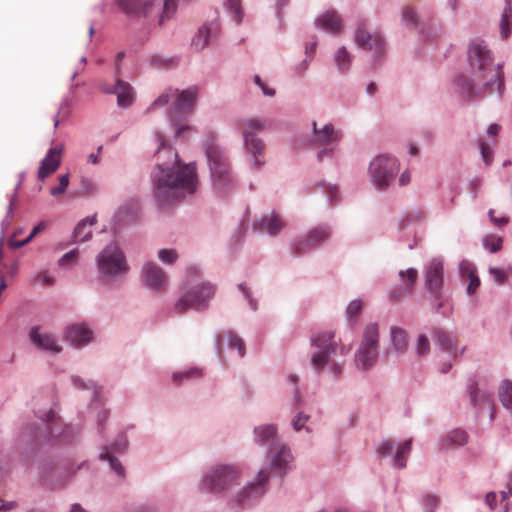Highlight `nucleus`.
<instances>
[{
    "label": "nucleus",
    "instance_id": "nucleus-1",
    "mask_svg": "<svg viewBox=\"0 0 512 512\" xmlns=\"http://www.w3.org/2000/svg\"><path fill=\"white\" fill-rule=\"evenodd\" d=\"M467 59L474 79L464 73L455 77L454 90L460 97L467 101H475L486 95L503 94V63H494V55L485 40H470Z\"/></svg>",
    "mask_w": 512,
    "mask_h": 512
},
{
    "label": "nucleus",
    "instance_id": "nucleus-2",
    "mask_svg": "<svg viewBox=\"0 0 512 512\" xmlns=\"http://www.w3.org/2000/svg\"><path fill=\"white\" fill-rule=\"evenodd\" d=\"M165 153L169 163L157 165L153 173L154 194L161 206H167L186 195L193 194L197 189L198 179L193 164L181 165L178 154L171 147H164L161 142L158 154Z\"/></svg>",
    "mask_w": 512,
    "mask_h": 512
},
{
    "label": "nucleus",
    "instance_id": "nucleus-3",
    "mask_svg": "<svg viewBox=\"0 0 512 512\" xmlns=\"http://www.w3.org/2000/svg\"><path fill=\"white\" fill-rule=\"evenodd\" d=\"M380 357V329L376 322L367 323L361 333L360 341L353 355L356 371L367 373L373 370Z\"/></svg>",
    "mask_w": 512,
    "mask_h": 512
},
{
    "label": "nucleus",
    "instance_id": "nucleus-4",
    "mask_svg": "<svg viewBox=\"0 0 512 512\" xmlns=\"http://www.w3.org/2000/svg\"><path fill=\"white\" fill-rule=\"evenodd\" d=\"M349 349L343 345L342 339L335 331L322 332V376L333 382L344 371V361H338V356H345Z\"/></svg>",
    "mask_w": 512,
    "mask_h": 512
},
{
    "label": "nucleus",
    "instance_id": "nucleus-5",
    "mask_svg": "<svg viewBox=\"0 0 512 512\" xmlns=\"http://www.w3.org/2000/svg\"><path fill=\"white\" fill-rule=\"evenodd\" d=\"M213 187L218 194L225 195L235 187L230 162L224 151L211 143L206 148Z\"/></svg>",
    "mask_w": 512,
    "mask_h": 512
},
{
    "label": "nucleus",
    "instance_id": "nucleus-6",
    "mask_svg": "<svg viewBox=\"0 0 512 512\" xmlns=\"http://www.w3.org/2000/svg\"><path fill=\"white\" fill-rule=\"evenodd\" d=\"M398 160L390 155L380 154L369 163L367 175L373 188L380 192L387 191L399 173Z\"/></svg>",
    "mask_w": 512,
    "mask_h": 512
},
{
    "label": "nucleus",
    "instance_id": "nucleus-7",
    "mask_svg": "<svg viewBox=\"0 0 512 512\" xmlns=\"http://www.w3.org/2000/svg\"><path fill=\"white\" fill-rule=\"evenodd\" d=\"M239 127L244 139V145L251 156L255 169H260L265 164V143L256 136L267 127V121L258 118H245L239 122Z\"/></svg>",
    "mask_w": 512,
    "mask_h": 512
},
{
    "label": "nucleus",
    "instance_id": "nucleus-8",
    "mask_svg": "<svg viewBox=\"0 0 512 512\" xmlns=\"http://www.w3.org/2000/svg\"><path fill=\"white\" fill-rule=\"evenodd\" d=\"M197 94L198 91L196 87H190L181 92L178 89L170 88L167 92L161 94L147 111H151L154 107L165 106L173 101V109L169 117L174 126H177L176 120L178 116L192 112L197 100Z\"/></svg>",
    "mask_w": 512,
    "mask_h": 512
},
{
    "label": "nucleus",
    "instance_id": "nucleus-9",
    "mask_svg": "<svg viewBox=\"0 0 512 512\" xmlns=\"http://www.w3.org/2000/svg\"><path fill=\"white\" fill-rule=\"evenodd\" d=\"M368 26V19L358 17L354 24L353 41L359 49L370 52L372 58L377 61L385 54V40L380 33L371 32Z\"/></svg>",
    "mask_w": 512,
    "mask_h": 512
},
{
    "label": "nucleus",
    "instance_id": "nucleus-10",
    "mask_svg": "<svg viewBox=\"0 0 512 512\" xmlns=\"http://www.w3.org/2000/svg\"><path fill=\"white\" fill-rule=\"evenodd\" d=\"M96 263L103 278L121 276L129 270L123 251L114 242L108 244L98 254Z\"/></svg>",
    "mask_w": 512,
    "mask_h": 512
},
{
    "label": "nucleus",
    "instance_id": "nucleus-11",
    "mask_svg": "<svg viewBox=\"0 0 512 512\" xmlns=\"http://www.w3.org/2000/svg\"><path fill=\"white\" fill-rule=\"evenodd\" d=\"M239 470L230 465H218L203 478V485L212 492H221L237 483Z\"/></svg>",
    "mask_w": 512,
    "mask_h": 512
},
{
    "label": "nucleus",
    "instance_id": "nucleus-12",
    "mask_svg": "<svg viewBox=\"0 0 512 512\" xmlns=\"http://www.w3.org/2000/svg\"><path fill=\"white\" fill-rule=\"evenodd\" d=\"M215 288L210 283H202L190 288L177 301L175 309L183 313L188 309H203L207 302L214 296Z\"/></svg>",
    "mask_w": 512,
    "mask_h": 512
},
{
    "label": "nucleus",
    "instance_id": "nucleus-13",
    "mask_svg": "<svg viewBox=\"0 0 512 512\" xmlns=\"http://www.w3.org/2000/svg\"><path fill=\"white\" fill-rule=\"evenodd\" d=\"M411 445V439H407L401 444L387 439L381 442L377 453L380 458L392 457L394 466L401 469L406 466V459L411 451Z\"/></svg>",
    "mask_w": 512,
    "mask_h": 512
},
{
    "label": "nucleus",
    "instance_id": "nucleus-14",
    "mask_svg": "<svg viewBox=\"0 0 512 512\" xmlns=\"http://www.w3.org/2000/svg\"><path fill=\"white\" fill-rule=\"evenodd\" d=\"M43 429L27 427L23 432V436H31L35 441H48L52 437H60L62 432L58 429L60 427V419L53 411H49L46 419L43 420Z\"/></svg>",
    "mask_w": 512,
    "mask_h": 512
},
{
    "label": "nucleus",
    "instance_id": "nucleus-15",
    "mask_svg": "<svg viewBox=\"0 0 512 512\" xmlns=\"http://www.w3.org/2000/svg\"><path fill=\"white\" fill-rule=\"evenodd\" d=\"M343 138V131L332 123L322 126V159H333L337 154Z\"/></svg>",
    "mask_w": 512,
    "mask_h": 512
},
{
    "label": "nucleus",
    "instance_id": "nucleus-16",
    "mask_svg": "<svg viewBox=\"0 0 512 512\" xmlns=\"http://www.w3.org/2000/svg\"><path fill=\"white\" fill-rule=\"evenodd\" d=\"M468 394L470 396L471 405L477 409L480 415L487 414L489 420L494 419V400L490 393L480 390L475 383L468 386Z\"/></svg>",
    "mask_w": 512,
    "mask_h": 512
},
{
    "label": "nucleus",
    "instance_id": "nucleus-17",
    "mask_svg": "<svg viewBox=\"0 0 512 512\" xmlns=\"http://www.w3.org/2000/svg\"><path fill=\"white\" fill-rule=\"evenodd\" d=\"M425 287L429 293H437L441 290L444 280L443 261L440 258H433L425 267Z\"/></svg>",
    "mask_w": 512,
    "mask_h": 512
},
{
    "label": "nucleus",
    "instance_id": "nucleus-18",
    "mask_svg": "<svg viewBox=\"0 0 512 512\" xmlns=\"http://www.w3.org/2000/svg\"><path fill=\"white\" fill-rule=\"evenodd\" d=\"M142 278L147 287L155 291H162L168 283L165 271L153 262H148L142 269Z\"/></svg>",
    "mask_w": 512,
    "mask_h": 512
},
{
    "label": "nucleus",
    "instance_id": "nucleus-19",
    "mask_svg": "<svg viewBox=\"0 0 512 512\" xmlns=\"http://www.w3.org/2000/svg\"><path fill=\"white\" fill-rule=\"evenodd\" d=\"M63 153V145H57L50 148L41 161L37 177L40 181H44L47 177L57 171L61 164Z\"/></svg>",
    "mask_w": 512,
    "mask_h": 512
},
{
    "label": "nucleus",
    "instance_id": "nucleus-20",
    "mask_svg": "<svg viewBox=\"0 0 512 512\" xmlns=\"http://www.w3.org/2000/svg\"><path fill=\"white\" fill-rule=\"evenodd\" d=\"M344 31L345 21L338 10L329 8L322 12V32L336 38L340 37Z\"/></svg>",
    "mask_w": 512,
    "mask_h": 512
},
{
    "label": "nucleus",
    "instance_id": "nucleus-21",
    "mask_svg": "<svg viewBox=\"0 0 512 512\" xmlns=\"http://www.w3.org/2000/svg\"><path fill=\"white\" fill-rule=\"evenodd\" d=\"M268 480V473L261 470L258 473L257 482L251 483L241 489L236 495V502L239 505H244L252 499L262 496L265 492L264 483Z\"/></svg>",
    "mask_w": 512,
    "mask_h": 512
},
{
    "label": "nucleus",
    "instance_id": "nucleus-22",
    "mask_svg": "<svg viewBox=\"0 0 512 512\" xmlns=\"http://www.w3.org/2000/svg\"><path fill=\"white\" fill-rule=\"evenodd\" d=\"M101 90L107 94H115L117 96V104L123 108L132 105L135 99L132 86L120 79L114 85L101 86Z\"/></svg>",
    "mask_w": 512,
    "mask_h": 512
},
{
    "label": "nucleus",
    "instance_id": "nucleus-23",
    "mask_svg": "<svg viewBox=\"0 0 512 512\" xmlns=\"http://www.w3.org/2000/svg\"><path fill=\"white\" fill-rule=\"evenodd\" d=\"M31 342L39 349L52 353H60L61 346L57 343L55 337L47 332H41L38 327H33L29 333Z\"/></svg>",
    "mask_w": 512,
    "mask_h": 512
},
{
    "label": "nucleus",
    "instance_id": "nucleus-24",
    "mask_svg": "<svg viewBox=\"0 0 512 512\" xmlns=\"http://www.w3.org/2000/svg\"><path fill=\"white\" fill-rule=\"evenodd\" d=\"M117 3L126 14L137 17H150L154 9V3L152 1L117 0Z\"/></svg>",
    "mask_w": 512,
    "mask_h": 512
},
{
    "label": "nucleus",
    "instance_id": "nucleus-25",
    "mask_svg": "<svg viewBox=\"0 0 512 512\" xmlns=\"http://www.w3.org/2000/svg\"><path fill=\"white\" fill-rule=\"evenodd\" d=\"M92 337V331L82 324H73L67 327L64 338L74 346L87 344Z\"/></svg>",
    "mask_w": 512,
    "mask_h": 512
},
{
    "label": "nucleus",
    "instance_id": "nucleus-26",
    "mask_svg": "<svg viewBox=\"0 0 512 512\" xmlns=\"http://www.w3.org/2000/svg\"><path fill=\"white\" fill-rule=\"evenodd\" d=\"M389 343L395 353H405L409 345L408 332L402 327L392 325L389 329Z\"/></svg>",
    "mask_w": 512,
    "mask_h": 512
},
{
    "label": "nucleus",
    "instance_id": "nucleus-27",
    "mask_svg": "<svg viewBox=\"0 0 512 512\" xmlns=\"http://www.w3.org/2000/svg\"><path fill=\"white\" fill-rule=\"evenodd\" d=\"M432 335L436 345L441 351L453 355V357L457 356L456 341L448 332L440 327H434L432 329Z\"/></svg>",
    "mask_w": 512,
    "mask_h": 512
},
{
    "label": "nucleus",
    "instance_id": "nucleus-28",
    "mask_svg": "<svg viewBox=\"0 0 512 512\" xmlns=\"http://www.w3.org/2000/svg\"><path fill=\"white\" fill-rule=\"evenodd\" d=\"M284 226L285 223L280 216L272 212L270 215L264 216L260 221L255 222L254 229L259 232L276 235Z\"/></svg>",
    "mask_w": 512,
    "mask_h": 512
},
{
    "label": "nucleus",
    "instance_id": "nucleus-29",
    "mask_svg": "<svg viewBox=\"0 0 512 512\" xmlns=\"http://www.w3.org/2000/svg\"><path fill=\"white\" fill-rule=\"evenodd\" d=\"M127 445H128L127 440L125 438H121V440L114 443L110 449L108 447H106L105 450L100 455V459L109 461L111 468L119 476L124 475V467L116 458H114L111 455V451H113V452L124 451L127 448Z\"/></svg>",
    "mask_w": 512,
    "mask_h": 512
},
{
    "label": "nucleus",
    "instance_id": "nucleus-30",
    "mask_svg": "<svg viewBox=\"0 0 512 512\" xmlns=\"http://www.w3.org/2000/svg\"><path fill=\"white\" fill-rule=\"evenodd\" d=\"M271 451L273 468L281 473L292 462V454L285 445L280 443H275Z\"/></svg>",
    "mask_w": 512,
    "mask_h": 512
},
{
    "label": "nucleus",
    "instance_id": "nucleus-31",
    "mask_svg": "<svg viewBox=\"0 0 512 512\" xmlns=\"http://www.w3.org/2000/svg\"><path fill=\"white\" fill-rule=\"evenodd\" d=\"M225 341H227L228 347L230 349L237 350L238 357L241 358L245 355V344L243 340L231 331L223 332L221 335L218 336L217 346L219 354L222 353V344Z\"/></svg>",
    "mask_w": 512,
    "mask_h": 512
},
{
    "label": "nucleus",
    "instance_id": "nucleus-32",
    "mask_svg": "<svg viewBox=\"0 0 512 512\" xmlns=\"http://www.w3.org/2000/svg\"><path fill=\"white\" fill-rule=\"evenodd\" d=\"M354 55L346 46H340L333 54V62L337 70L346 74L350 70L353 63Z\"/></svg>",
    "mask_w": 512,
    "mask_h": 512
},
{
    "label": "nucleus",
    "instance_id": "nucleus-33",
    "mask_svg": "<svg viewBox=\"0 0 512 512\" xmlns=\"http://www.w3.org/2000/svg\"><path fill=\"white\" fill-rule=\"evenodd\" d=\"M96 223L95 216H90L82 220L76 226L73 236L76 242H85L89 240L92 234V226Z\"/></svg>",
    "mask_w": 512,
    "mask_h": 512
},
{
    "label": "nucleus",
    "instance_id": "nucleus-34",
    "mask_svg": "<svg viewBox=\"0 0 512 512\" xmlns=\"http://www.w3.org/2000/svg\"><path fill=\"white\" fill-rule=\"evenodd\" d=\"M498 396L502 406L512 415V381L504 379L499 386Z\"/></svg>",
    "mask_w": 512,
    "mask_h": 512
},
{
    "label": "nucleus",
    "instance_id": "nucleus-35",
    "mask_svg": "<svg viewBox=\"0 0 512 512\" xmlns=\"http://www.w3.org/2000/svg\"><path fill=\"white\" fill-rule=\"evenodd\" d=\"M512 27V4L511 0H505V6L500 20V34L503 39L509 37Z\"/></svg>",
    "mask_w": 512,
    "mask_h": 512
},
{
    "label": "nucleus",
    "instance_id": "nucleus-36",
    "mask_svg": "<svg viewBox=\"0 0 512 512\" xmlns=\"http://www.w3.org/2000/svg\"><path fill=\"white\" fill-rule=\"evenodd\" d=\"M468 434L462 429H454L450 431L444 438V442L450 447H460L467 443Z\"/></svg>",
    "mask_w": 512,
    "mask_h": 512
},
{
    "label": "nucleus",
    "instance_id": "nucleus-37",
    "mask_svg": "<svg viewBox=\"0 0 512 512\" xmlns=\"http://www.w3.org/2000/svg\"><path fill=\"white\" fill-rule=\"evenodd\" d=\"M322 194L325 195L329 207H333L341 200V192L337 184L324 183L322 181Z\"/></svg>",
    "mask_w": 512,
    "mask_h": 512
},
{
    "label": "nucleus",
    "instance_id": "nucleus-38",
    "mask_svg": "<svg viewBox=\"0 0 512 512\" xmlns=\"http://www.w3.org/2000/svg\"><path fill=\"white\" fill-rule=\"evenodd\" d=\"M211 26L210 25H203L198 33L194 36L192 39V46L196 50H202L204 49L210 40V34H211Z\"/></svg>",
    "mask_w": 512,
    "mask_h": 512
},
{
    "label": "nucleus",
    "instance_id": "nucleus-39",
    "mask_svg": "<svg viewBox=\"0 0 512 512\" xmlns=\"http://www.w3.org/2000/svg\"><path fill=\"white\" fill-rule=\"evenodd\" d=\"M362 310L363 302L360 299H354L349 302L346 308V318L349 325L353 326L358 322Z\"/></svg>",
    "mask_w": 512,
    "mask_h": 512
},
{
    "label": "nucleus",
    "instance_id": "nucleus-40",
    "mask_svg": "<svg viewBox=\"0 0 512 512\" xmlns=\"http://www.w3.org/2000/svg\"><path fill=\"white\" fill-rule=\"evenodd\" d=\"M320 242V232L318 230H313L309 233L305 239L299 240L295 243L294 247L297 253L306 248L316 249Z\"/></svg>",
    "mask_w": 512,
    "mask_h": 512
},
{
    "label": "nucleus",
    "instance_id": "nucleus-41",
    "mask_svg": "<svg viewBox=\"0 0 512 512\" xmlns=\"http://www.w3.org/2000/svg\"><path fill=\"white\" fill-rule=\"evenodd\" d=\"M402 21L407 26H412L415 29L419 30L421 33H423L422 26L419 21L418 14L416 10L410 6H406L402 10Z\"/></svg>",
    "mask_w": 512,
    "mask_h": 512
},
{
    "label": "nucleus",
    "instance_id": "nucleus-42",
    "mask_svg": "<svg viewBox=\"0 0 512 512\" xmlns=\"http://www.w3.org/2000/svg\"><path fill=\"white\" fill-rule=\"evenodd\" d=\"M414 348L416 356L421 358L426 357L430 353L431 348L428 335L425 333H420L416 338Z\"/></svg>",
    "mask_w": 512,
    "mask_h": 512
},
{
    "label": "nucleus",
    "instance_id": "nucleus-43",
    "mask_svg": "<svg viewBox=\"0 0 512 512\" xmlns=\"http://www.w3.org/2000/svg\"><path fill=\"white\" fill-rule=\"evenodd\" d=\"M276 427L274 425H263L255 429L256 440L259 443H265L276 435Z\"/></svg>",
    "mask_w": 512,
    "mask_h": 512
},
{
    "label": "nucleus",
    "instance_id": "nucleus-44",
    "mask_svg": "<svg viewBox=\"0 0 512 512\" xmlns=\"http://www.w3.org/2000/svg\"><path fill=\"white\" fill-rule=\"evenodd\" d=\"M201 376V370L198 368H191L186 371L176 372L173 374L172 379L176 385H180L186 380L198 378Z\"/></svg>",
    "mask_w": 512,
    "mask_h": 512
},
{
    "label": "nucleus",
    "instance_id": "nucleus-45",
    "mask_svg": "<svg viewBox=\"0 0 512 512\" xmlns=\"http://www.w3.org/2000/svg\"><path fill=\"white\" fill-rule=\"evenodd\" d=\"M503 239L496 235H488L483 239V246L491 253H496L501 250Z\"/></svg>",
    "mask_w": 512,
    "mask_h": 512
},
{
    "label": "nucleus",
    "instance_id": "nucleus-46",
    "mask_svg": "<svg viewBox=\"0 0 512 512\" xmlns=\"http://www.w3.org/2000/svg\"><path fill=\"white\" fill-rule=\"evenodd\" d=\"M459 273H460L461 280L464 283H466L468 278H471L472 276L477 274L475 266L467 260H462L459 263Z\"/></svg>",
    "mask_w": 512,
    "mask_h": 512
},
{
    "label": "nucleus",
    "instance_id": "nucleus-47",
    "mask_svg": "<svg viewBox=\"0 0 512 512\" xmlns=\"http://www.w3.org/2000/svg\"><path fill=\"white\" fill-rule=\"evenodd\" d=\"M399 277L404 283H406L407 288H411L417 280L418 272L414 268L400 270Z\"/></svg>",
    "mask_w": 512,
    "mask_h": 512
},
{
    "label": "nucleus",
    "instance_id": "nucleus-48",
    "mask_svg": "<svg viewBox=\"0 0 512 512\" xmlns=\"http://www.w3.org/2000/svg\"><path fill=\"white\" fill-rule=\"evenodd\" d=\"M177 0H164L163 12L159 17L158 23L162 24L164 19H168L176 10Z\"/></svg>",
    "mask_w": 512,
    "mask_h": 512
},
{
    "label": "nucleus",
    "instance_id": "nucleus-49",
    "mask_svg": "<svg viewBox=\"0 0 512 512\" xmlns=\"http://www.w3.org/2000/svg\"><path fill=\"white\" fill-rule=\"evenodd\" d=\"M71 114V107L67 102H63L57 112L54 120V126L57 127L61 121H65Z\"/></svg>",
    "mask_w": 512,
    "mask_h": 512
},
{
    "label": "nucleus",
    "instance_id": "nucleus-50",
    "mask_svg": "<svg viewBox=\"0 0 512 512\" xmlns=\"http://www.w3.org/2000/svg\"><path fill=\"white\" fill-rule=\"evenodd\" d=\"M488 272L493 282L498 285L503 284L507 280V273L503 269L490 267Z\"/></svg>",
    "mask_w": 512,
    "mask_h": 512
},
{
    "label": "nucleus",
    "instance_id": "nucleus-51",
    "mask_svg": "<svg viewBox=\"0 0 512 512\" xmlns=\"http://www.w3.org/2000/svg\"><path fill=\"white\" fill-rule=\"evenodd\" d=\"M69 185V174H63L59 178V184L56 187L51 188L50 193L52 196H58L63 194Z\"/></svg>",
    "mask_w": 512,
    "mask_h": 512
},
{
    "label": "nucleus",
    "instance_id": "nucleus-52",
    "mask_svg": "<svg viewBox=\"0 0 512 512\" xmlns=\"http://www.w3.org/2000/svg\"><path fill=\"white\" fill-rule=\"evenodd\" d=\"M158 257L163 263L172 264L178 259V254L174 249H161Z\"/></svg>",
    "mask_w": 512,
    "mask_h": 512
},
{
    "label": "nucleus",
    "instance_id": "nucleus-53",
    "mask_svg": "<svg viewBox=\"0 0 512 512\" xmlns=\"http://www.w3.org/2000/svg\"><path fill=\"white\" fill-rule=\"evenodd\" d=\"M227 5H228L229 11L234 14L237 23H240L242 20V17H243L241 1L240 0H228Z\"/></svg>",
    "mask_w": 512,
    "mask_h": 512
},
{
    "label": "nucleus",
    "instance_id": "nucleus-54",
    "mask_svg": "<svg viewBox=\"0 0 512 512\" xmlns=\"http://www.w3.org/2000/svg\"><path fill=\"white\" fill-rule=\"evenodd\" d=\"M479 145H480L482 159L486 165H489L493 159V150L488 143H486L482 140L479 141Z\"/></svg>",
    "mask_w": 512,
    "mask_h": 512
},
{
    "label": "nucleus",
    "instance_id": "nucleus-55",
    "mask_svg": "<svg viewBox=\"0 0 512 512\" xmlns=\"http://www.w3.org/2000/svg\"><path fill=\"white\" fill-rule=\"evenodd\" d=\"M439 505V498L435 495H426L423 498V506L426 512H433Z\"/></svg>",
    "mask_w": 512,
    "mask_h": 512
},
{
    "label": "nucleus",
    "instance_id": "nucleus-56",
    "mask_svg": "<svg viewBox=\"0 0 512 512\" xmlns=\"http://www.w3.org/2000/svg\"><path fill=\"white\" fill-rule=\"evenodd\" d=\"M78 258V250L73 249L67 253H65L60 259H59V265L60 266H66L77 262Z\"/></svg>",
    "mask_w": 512,
    "mask_h": 512
},
{
    "label": "nucleus",
    "instance_id": "nucleus-57",
    "mask_svg": "<svg viewBox=\"0 0 512 512\" xmlns=\"http://www.w3.org/2000/svg\"><path fill=\"white\" fill-rule=\"evenodd\" d=\"M466 282L468 283L466 287V292L468 295L474 294L478 287L480 286V279L477 274H475L471 278H468Z\"/></svg>",
    "mask_w": 512,
    "mask_h": 512
},
{
    "label": "nucleus",
    "instance_id": "nucleus-58",
    "mask_svg": "<svg viewBox=\"0 0 512 512\" xmlns=\"http://www.w3.org/2000/svg\"><path fill=\"white\" fill-rule=\"evenodd\" d=\"M308 416L303 413H298V415L293 419L292 426L295 431H300L304 428L305 423L308 421Z\"/></svg>",
    "mask_w": 512,
    "mask_h": 512
},
{
    "label": "nucleus",
    "instance_id": "nucleus-59",
    "mask_svg": "<svg viewBox=\"0 0 512 512\" xmlns=\"http://www.w3.org/2000/svg\"><path fill=\"white\" fill-rule=\"evenodd\" d=\"M488 216L490 218V220L498 227H503L505 226L506 224H508L509 222V218L506 217V216H503V217H500V218H497V217H494V210L493 209H490L488 211Z\"/></svg>",
    "mask_w": 512,
    "mask_h": 512
},
{
    "label": "nucleus",
    "instance_id": "nucleus-60",
    "mask_svg": "<svg viewBox=\"0 0 512 512\" xmlns=\"http://www.w3.org/2000/svg\"><path fill=\"white\" fill-rule=\"evenodd\" d=\"M433 298H434V302H435V312H439L440 309L443 307L444 305V296L441 292V290H438L437 293H430Z\"/></svg>",
    "mask_w": 512,
    "mask_h": 512
},
{
    "label": "nucleus",
    "instance_id": "nucleus-61",
    "mask_svg": "<svg viewBox=\"0 0 512 512\" xmlns=\"http://www.w3.org/2000/svg\"><path fill=\"white\" fill-rule=\"evenodd\" d=\"M36 280L44 285H53L54 280L47 272H40L36 276Z\"/></svg>",
    "mask_w": 512,
    "mask_h": 512
},
{
    "label": "nucleus",
    "instance_id": "nucleus-62",
    "mask_svg": "<svg viewBox=\"0 0 512 512\" xmlns=\"http://www.w3.org/2000/svg\"><path fill=\"white\" fill-rule=\"evenodd\" d=\"M72 381L74 385L79 389H95L96 385L93 382H89L88 384L83 382L79 377H73Z\"/></svg>",
    "mask_w": 512,
    "mask_h": 512
},
{
    "label": "nucleus",
    "instance_id": "nucleus-63",
    "mask_svg": "<svg viewBox=\"0 0 512 512\" xmlns=\"http://www.w3.org/2000/svg\"><path fill=\"white\" fill-rule=\"evenodd\" d=\"M497 500V495L495 492H489L486 494L485 502L491 508L494 509L495 503Z\"/></svg>",
    "mask_w": 512,
    "mask_h": 512
},
{
    "label": "nucleus",
    "instance_id": "nucleus-64",
    "mask_svg": "<svg viewBox=\"0 0 512 512\" xmlns=\"http://www.w3.org/2000/svg\"><path fill=\"white\" fill-rule=\"evenodd\" d=\"M46 225L44 222L39 223L37 226L33 228L29 236L27 237L29 241H31L37 234L42 232L45 229Z\"/></svg>",
    "mask_w": 512,
    "mask_h": 512
}]
</instances>
